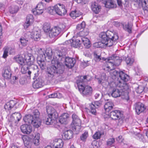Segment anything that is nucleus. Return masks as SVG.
I'll return each mask as SVG.
<instances>
[{
  "label": "nucleus",
  "instance_id": "f257e3e1",
  "mask_svg": "<svg viewBox=\"0 0 148 148\" xmlns=\"http://www.w3.org/2000/svg\"><path fill=\"white\" fill-rule=\"evenodd\" d=\"M51 66L47 67L46 72L47 77L49 81L54 79L55 76L62 74L64 69L62 63L59 62L57 58L54 57L51 60Z\"/></svg>",
  "mask_w": 148,
  "mask_h": 148
},
{
  "label": "nucleus",
  "instance_id": "f03ea898",
  "mask_svg": "<svg viewBox=\"0 0 148 148\" xmlns=\"http://www.w3.org/2000/svg\"><path fill=\"white\" fill-rule=\"evenodd\" d=\"M99 36L102 43L109 47L115 45L119 39L117 34L110 31L101 32Z\"/></svg>",
  "mask_w": 148,
  "mask_h": 148
},
{
  "label": "nucleus",
  "instance_id": "7ed1b4c3",
  "mask_svg": "<svg viewBox=\"0 0 148 148\" xmlns=\"http://www.w3.org/2000/svg\"><path fill=\"white\" fill-rule=\"evenodd\" d=\"M65 54V49H62L58 51L56 58L60 62L65 61L66 66L68 68H71L75 64L76 60L74 58L66 57Z\"/></svg>",
  "mask_w": 148,
  "mask_h": 148
},
{
  "label": "nucleus",
  "instance_id": "20e7f679",
  "mask_svg": "<svg viewBox=\"0 0 148 148\" xmlns=\"http://www.w3.org/2000/svg\"><path fill=\"white\" fill-rule=\"evenodd\" d=\"M14 58L16 62L22 66L25 64L31 66L33 64L35 61L34 57L30 54H25L24 56V59L21 55L17 56Z\"/></svg>",
  "mask_w": 148,
  "mask_h": 148
},
{
  "label": "nucleus",
  "instance_id": "39448f33",
  "mask_svg": "<svg viewBox=\"0 0 148 148\" xmlns=\"http://www.w3.org/2000/svg\"><path fill=\"white\" fill-rule=\"evenodd\" d=\"M106 68L108 71L114 70L115 66L119 65L122 62L121 59L116 55H113L105 60H107Z\"/></svg>",
  "mask_w": 148,
  "mask_h": 148
},
{
  "label": "nucleus",
  "instance_id": "423d86ee",
  "mask_svg": "<svg viewBox=\"0 0 148 148\" xmlns=\"http://www.w3.org/2000/svg\"><path fill=\"white\" fill-rule=\"evenodd\" d=\"M46 4L44 3V0L39 3L35 8L32 10V12L35 15H39L42 14L44 11L46 9Z\"/></svg>",
  "mask_w": 148,
  "mask_h": 148
},
{
  "label": "nucleus",
  "instance_id": "0eeeda50",
  "mask_svg": "<svg viewBox=\"0 0 148 148\" xmlns=\"http://www.w3.org/2000/svg\"><path fill=\"white\" fill-rule=\"evenodd\" d=\"M117 87L120 88L122 90V94L121 95L122 98L127 100H129L128 93L127 91V90L129 89V86L127 84L125 83H122L120 82L117 84Z\"/></svg>",
  "mask_w": 148,
  "mask_h": 148
},
{
  "label": "nucleus",
  "instance_id": "6e6552de",
  "mask_svg": "<svg viewBox=\"0 0 148 148\" xmlns=\"http://www.w3.org/2000/svg\"><path fill=\"white\" fill-rule=\"evenodd\" d=\"M121 114L119 110H115L112 111L110 112V116L113 120H118V124L121 125L123 122V119L121 117Z\"/></svg>",
  "mask_w": 148,
  "mask_h": 148
},
{
  "label": "nucleus",
  "instance_id": "1a4fd4ad",
  "mask_svg": "<svg viewBox=\"0 0 148 148\" xmlns=\"http://www.w3.org/2000/svg\"><path fill=\"white\" fill-rule=\"evenodd\" d=\"M33 114L34 115V117L32 124L34 127L38 128L41 124V120L39 118V112L38 110L36 109L34 110Z\"/></svg>",
  "mask_w": 148,
  "mask_h": 148
},
{
  "label": "nucleus",
  "instance_id": "9d476101",
  "mask_svg": "<svg viewBox=\"0 0 148 148\" xmlns=\"http://www.w3.org/2000/svg\"><path fill=\"white\" fill-rule=\"evenodd\" d=\"M79 90L83 95L85 96L91 95L93 91L92 87L88 85L79 86Z\"/></svg>",
  "mask_w": 148,
  "mask_h": 148
},
{
  "label": "nucleus",
  "instance_id": "9b49d317",
  "mask_svg": "<svg viewBox=\"0 0 148 148\" xmlns=\"http://www.w3.org/2000/svg\"><path fill=\"white\" fill-rule=\"evenodd\" d=\"M62 27H55L51 29L49 33V36L50 38H53L58 36L61 32L64 31L65 27L64 25H61Z\"/></svg>",
  "mask_w": 148,
  "mask_h": 148
},
{
  "label": "nucleus",
  "instance_id": "f8f14e48",
  "mask_svg": "<svg viewBox=\"0 0 148 148\" xmlns=\"http://www.w3.org/2000/svg\"><path fill=\"white\" fill-rule=\"evenodd\" d=\"M55 8L56 10L57 14L59 15H64L66 12V10L63 4H57L55 5Z\"/></svg>",
  "mask_w": 148,
  "mask_h": 148
},
{
  "label": "nucleus",
  "instance_id": "ddd939ff",
  "mask_svg": "<svg viewBox=\"0 0 148 148\" xmlns=\"http://www.w3.org/2000/svg\"><path fill=\"white\" fill-rule=\"evenodd\" d=\"M101 102L99 101H95L93 103H92L90 104L89 107V110L90 112L92 114L96 115V111L95 106H100L101 105Z\"/></svg>",
  "mask_w": 148,
  "mask_h": 148
},
{
  "label": "nucleus",
  "instance_id": "4468645a",
  "mask_svg": "<svg viewBox=\"0 0 148 148\" xmlns=\"http://www.w3.org/2000/svg\"><path fill=\"white\" fill-rule=\"evenodd\" d=\"M134 106L136 112L138 115L143 112L146 109L144 105L140 102H138L135 103Z\"/></svg>",
  "mask_w": 148,
  "mask_h": 148
},
{
  "label": "nucleus",
  "instance_id": "2eb2a0df",
  "mask_svg": "<svg viewBox=\"0 0 148 148\" xmlns=\"http://www.w3.org/2000/svg\"><path fill=\"white\" fill-rule=\"evenodd\" d=\"M47 112L48 116L52 118L54 120H55L58 117V114L53 108H50L49 109H47Z\"/></svg>",
  "mask_w": 148,
  "mask_h": 148
},
{
  "label": "nucleus",
  "instance_id": "dca6fc26",
  "mask_svg": "<svg viewBox=\"0 0 148 148\" xmlns=\"http://www.w3.org/2000/svg\"><path fill=\"white\" fill-rule=\"evenodd\" d=\"M114 72H115V75L119 74L121 79L124 82L123 83H126L125 82H127L129 79V76L124 73L123 71H119L118 72L117 71L115 70ZM120 82L122 83V82H119V83Z\"/></svg>",
  "mask_w": 148,
  "mask_h": 148
},
{
  "label": "nucleus",
  "instance_id": "f3484780",
  "mask_svg": "<svg viewBox=\"0 0 148 148\" xmlns=\"http://www.w3.org/2000/svg\"><path fill=\"white\" fill-rule=\"evenodd\" d=\"M25 146L27 148H31L32 144V139L27 135L22 136Z\"/></svg>",
  "mask_w": 148,
  "mask_h": 148
},
{
  "label": "nucleus",
  "instance_id": "a211bd4d",
  "mask_svg": "<svg viewBox=\"0 0 148 148\" xmlns=\"http://www.w3.org/2000/svg\"><path fill=\"white\" fill-rule=\"evenodd\" d=\"M21 129L22 132L24 134H29L32 131V126L27 124H24L21 127Z\"/></svg>",
  "mask_w": 148,
  "mask_h": 148
},
{
  "label": "nucleus",
  "instance_id": "6ab92c4d",
  "mask_svg": "<svg viewBox=\"0 0 148 148\" xmlns=\"http://www.w3.org/2000/svg\"><path fill=\"white\" fill-rule=\"evenodd\" d=\"M72 124L73 126H72V130L73 131L78 132L80 129V126L81 125V121L79 119H77L74 121H73Z\"/></svg>",
  "mask_w": 148,
  "mask_h": 148
},
{
  "label": "nucleus",
  "instance_id": "aec40b11",
  "mask_svg": "<svg viewBox=\"0 0 148 148\" xmlns=\"http://www.w3.org/2000/svg\"><path fill=\"white\" fill-rule=\"evenodd\" d=\"M69 115L65 113L63 114L59 117V122L61 124H66L69 120Z\"/></svg>",
  "mask_w": 148,
  "mask_h": 148
},
{
  "label": "nucleus",
  "instance_id": "412c9836",
  "mask_svg": "<svg viewBox=\"0 0 148 148\" xmlns=\"http://www.w3.org/2000/svg\"><path fill=\"white\" fill-rule=\"evenodd\" d=\"M114 88L111 92H110L109 94H111L112 97L116 98L121 96L122 94V90L120 88Z\"/></svg>",
  "mask_w": 148,
  "mask_h": 148
},
{
  "label": "nucleus",
  "instance_id": "4be33fe9",
  "mask_svg": "<svg viewBox=\"0 0 148 148\" xmlns=\"http://www.w3.org/2000/svg\"><path fill=\"white\" fill-rule=\"evenodd\" d=\"M103 3L106 8H114L116 7V3L113 0H104Z\"/></svg>",
  "mask_w": 148,
  "mask_h": 148
},
{
  "label": "nucleus",
  "instance_id": "5701e85b",
  "mask_svg": "<svg viewBox=\"0 0 148 148\" xmlns=\"http://www.w3.org/2000/svg\"><path fill=\"white\" fill-rule=\"evenodd\" d=\"M43 81L40 78H38L34 81L33 84V86L34 88H39L43 86Z\"/></svg>",
  "mask_w": 148,
  "mask_h": 148
},
{
  "label": "nucleus",
  "instance_id": "b1692460",
  "mask_svg": "<svg viewBox=\"0 0 148 148\" xmlns=\"http://www.w3.org/2000/svg\"><path fill=\"white\" fill-rule=\"evenodd\" d=\"M17 101L14 100H11L7 102L4 105V107L5 110H10L14 107L17 103Z\"/></svg>",
  "mask_w": 148,
  "mask_h": 148
},
{
  "label": "nucleus",
  "instance_id": "393cba45",
  "mask_svg": "<svg viewBox=\"0 0 148 148\" xmlns=\"http://www.w3.org/2000/svg\"><path fill=\"white\" fill-rule=\"evenodd\" d=\"M73 133L71 130H68L64 132L62 134V137L64 140L69 139L73 137Z\"/></svg>",
  "mask_w": 148,
  "mask_h": 148
},
{
  "label": "nucleus",
  "instance_id": "a878e982",
  "mask_svg": "<svg viewBox=\"0 0 148 148\" xmlns=\"http://www.w3.org/2000/svg\"><path fill=\"white\" fill-rule=\"evenodd\" d=\"M27 35H30V37L34 39L35 40L39 38L40 37V33L37 31L32 32H27Z\"/></svg>",
  "mask_w": 148,
  "mask_h": 148
},
{
  "label": "nucleus",
  "instance_id": "bb28decb",
  "mask_svg": "<svg viewBox=\"0 0 148 148\" xmlns=\"http://www.w3.org/2000/svg\"><path fill=\"white\" fill-rule=\"evenodd\" d=\"M91 7L92 10L96 14L98 13L101 8V6L95 2L92 3Z\"/></svg>",
  "mask_w": 148,
  "mask_h": 148
},
{
  "label": "nucleus",
  "instance_id": "cd10ccee",
  "mask_svg": "<svg viewBox=\"0 0 148 148\" xmlns=\"http://www.w3.org/2000/svg\"><path fill=\"white\" fill-rule=\"evenodd\" d=\"M87 80L86 76H81L79 77L77 81V83L78 88H79V86H84L83 84V83Z\"/></svg>",
  "mask_w": 148,
  "mask_h": 148
},
{
  "label": "nucleus",
  "instance_id": "c85d7f7f",
  "mask_svg": "<svg viewBox=\"0 0 148 148\" xmlns=\"http://www.w3.org/2000/svg\"><path fill=\"white\" fill-rule=\"evenodd\" d=\"M34 117V115L32 116L31 114H28L25 116L23 118V120L25 122L29 124H32L33 120Z\"/></svg>",
  "mask_w": 148,
  "mask_h": 148
},
{
  "label": "nucleus",
  "instance_id": "c756f323",
  "mask_svg": "<svg viewBox=\"0 0 148 148\" xmlns=\"http://www.w3.org/2000/svg\"><path fill=\"white\" fill-rule=\"evenodd\" d=\"M114 106L113 103L111 101L107 102L104 106V108L106 112H109Z\"/></svg>",
  "mask_w": 148,
  "mask_h": 148
},
{
  "label": "nucleus",
  "instance_id": "7c9ffc66",
  "mask_svg": "<svg viewBox=\"0 0 148 148\" xmlns=\"http://www.w3.org/2000/svg\"><path fill=\"white\" fill-rule=\"evenodd\" d=\"M82 14V13L79 10H75L71 12L70 13V16L73 19H75L81 15Z\"/></svg>",
  "mask_w": 148,
  "mask_h": 148
},
{
  "label": "nucleus",
  "instance_id": "2f4dec72",
  "mask_svg": "<svg viewBox=\"0 0 148 148\" xmlns=\"http://www.w3.org/2000/svg\"><path fill=\"white\" fill-rule=\"evenodd\" d=\"M11 73L10 69L8 68L5 70L3 74V76L5 79H10L11 77Z\"/></svg>",
  "mask_w": 148,
  "mask_h": 148
},
{
  "label": "nucleus",
  "instance_id": "473e14b6",
  "mask_svg": "<svg viewBox=\"0 0 148 148\" xmlns=\"http://www.w3.org/2000/svg\"><path fill=\"white\" fill-rule=\"evenodd\" d=\"M22 66H23L21 69V73L23 74H25L27 73L28 76L30 77L32 72L31 71H29L28 69V66L29 65L25 64Z\"/></svg>",
  "mask_w": 148,
  "mask_h": 148
},
{
  "label": "nucleus",
  "instance_id": "72a5a7b5",
  "mask_svg": "<svg viewBox=\"0 0 148 148\" xmlns=\"http://www.w3.org/2000/svg\"><path fill=\"white\" fill-rule=\"evenodd\" d=\"M72 42L71 43V45L72 47L77 48L79 47L81 44V42L80 39L77 38L75 40H72Z\"/></svg>",
  "mask_w": 148,
  "mask_h": 148
},
{
  "label": "nucleus",
  "instance_id": "f704fd0d",
  "mask_svg": "<svg viewBox=\"0 0 148 148\" xmlns=\"http://www.w3.org/2000/svg\"><path fill=\"white\" fill-rule=\"evenodd\" d=\"M19 10L18 6L14 5H12L9 7V11L12 14L16 13Z\"/></svg>",
  "mask_w": 148,
  "mask_h": 148
},
{
  "label": "nucleus",
  "instance_id": "c9c22d12",
  "mask_svg": "<svg viewBox=\"0 0 148 148\" xmlns=\"http://www.w3.org/2000/svg\"><path fill=\"white\" fill-rule=\"evenodd\" d=\"M82 42L85 47L89 48L90 47V41L87 38L83 37L81 38Z\"/></svg>",
  "mask_w": 148,
  "mask_h": 148
},
{
  "label": "nucleus",
  "instance_id": "e433bc0d",
  "mask_svg": "<svg viewBox=\"0 0 148 148\" xmlns=\"http://www.w3.org/2000/svg\"><path fill=\"white\" fill-rule=\"evenodd\" d=\"M32 65V69H33L32 73L35 75V76L33 77V79H35L36 77H38V72L39 71V69L38 68V66L37 65Z\"/></svg>",
  "mask_w": 148,
  "mask_h": 148
},
{
  "label": "nucleus",
  "instance_id": "4c0bfd02",
  "mask_svg": "<svg viewBox=\"0 0 148 148\" xmlns=\"http://www.w3.org/2000/svg\"><path fill=\"white\" fill-rule=\"evenodd\" d=\"M45 56V58H47L49 60H51L52 56V51L51 49H47L46 50Z\"/></svg>",
  "mask_w": 148,
  "mask_h": 148
},
{
  "label": "nucleus",
  "instance_id": "58836bf2",
  "mask_svg": "<svg viewBox=\"0 0 148 148\" xmlns=\"http://www.w3.org/2000/svg\"><path fill=\"white\" fill-rule=\"evenodd\" d=\"M40 139V134L39 133H36L33 139V143L36 145H38L39 144Z\"/></svg>",
  "mask_w": 148,
  "mask_h": 148
},
{
  "label": "nucleus",
  "instance_id": "ea45409f",
  "mask_svg": "<svg viewBox=\"0 0 148 148\" xmlns=\"http://www.w3.org/2000/svg\"><path fill=\"white\" fill-rule=\"evenodd\" d=\"M89 30L87 28H86L83 29V30L79 32L78 35L80 36L84 37L87 36L89 33Z\"/></svg>",
  "mask_w": 148,
  "mask_h": 148
},
{
  "label": "nucleus",
  "instance_id": "a19ab883",
  "mask_svg": "<svg viewBox=\"0 0 148 148\" xmlns=\"http://www.w3.org/2000/svg\"><path fill=\"white\" fill-rule=\"evenodd\" d=\"M43 29L44 32L46 33H49L51 30V29L50 25L48 23H45L44 24Z\"/></svg>",
  "mask_w": 148,
  "mask_h": 148
},
{
  "label": "nucleus",
  "instance_id": "79ce46f5",
  "mask_svg": "<svg viewBox=\"0 0 148 148\" xmlns=\"http://www.w3.org/2000/svg\"><path fill=\"white\" fill-rule=\"evenodd\" d=\"M123 27L125 30L127 31L129 33H130L132 32V25L130 24L129 23L127 24L123 25Z\"/></svg>",
  "mask_w": 148,
  "mask_h": 148
},
{
  "label": "nucleus",
  "instance_id": "37998d69",
  "mask_svg": "<svg viewBox=\"0 0 148 148\" xmlns=\"http://www.w3.org/2000/svg\"><path fill=\"white\" fill-rule=\"evenodd\" d=\"M54 120L53 119L48 116L46 119H44V122L46 124L49 125L52 124Z\"/></svg>",
  "mask_w": 148,
  "mask_h": 148
},
{
  "label": "nucleus",
  "instance_id": "c03bdc74",
  "mask_svg": "<svg viewBox=\"0 0 148 148\" xmlns=\"http://www.w3.org/2000/svg\"><path fill=\"white\" fill-rule=\"evenodd\" d=\"M101 135V132L98 131L95 133L93 135L92 137L94 139L97 140L100 138Z\"/></svg>",
  "mask_w": 148,
  "mask_h": 148
},
{
  "label": "nucleus",
  "instance_id": "a18cd8bd",
  "mask_svg": "<svg viewBox=\"0 0 148 148\" xmlns=\"http://www.w3.org/2000/svg\"><path fill=\"white\" fill-rule=\"evenodd\" d=\"M28 38L25 36V38L23 37H21L20 39V42L21 45L23 46H25L27 45V42L28 41Z\"/></svg>",
  "mask_w": 148,
  "mask_h": 148
},
{
  "label": "nucleus",
  "instance_id": "49530a36",
  "mask_svg": "<svg viewBox=\"0 0 148 148\" xmlns=\"http://www.w3.org/2000/svg\"><path fill=\"white\" fill-rule=\"evenodd\" d=\"M86 25V23L85 22L83 21L80 24H79L77 25L76 27V29L78 30H81L82 29H84L85 28Z\"/></svg>",
  "mask_w": 148,
  "mask_h": 148
},
{
  "label": "nucleus",
  "instance_id": "de8ad7c7",
  "mask_svg": "<svg viewBox=\"0 0 148 148\" xmlns=\"http://www.w3.org/2000/svg\"><path fill=\"white\" fill-rule=\"evenodd\" d=\"M115 142V139L114 138H111L108 139L107 141V145L108 146H111Z\"/></svg>",
  "mask_w": 148,
  "mask_h": 148
},
{
  "label": "nucleus",
  "instance_id": "09e8293b",
  "mask_svg": "<svg viewBox=\"0 0 148 148\" xmlns=\"http://www.w3.org/2000/svg\"><path fill=\"white\" fill-rule=\"evenodd\" d=\"M134 61V60L133 58H131L128 57H127L125 59V62L127 64L130 65H131Z\"/></svg>",
  "mask_w": 148,
  "mask_h": 148
},
{
  "label": "nucleus",
  "instance_id": "8fccbe9b",
  "mask_svg": "<svg viewBox=\"0 0 148 148\" xmlns=\"http://www.w3.org/2000/svg\"><path fill=\"white\" fill-rule=\"evenodd\" d=\"M26 21L31 23H32L34 21L33 16L31 14L28 15L26 17Z\"/></svg>",
  "mask_w": 148,
  "mask_h": 148
},
{
  "label": "nucleus",
  "instance_id": "3c124183",
  "mask_svg": "<svg viewBox=\"0 0 148 148\" xmlns=\"http://www.w3.org/2000/svg\"><path fill=\"white\" fill-rule=\"evenodd\" d=\"M88 136V133L87 132H85L80 136V139L83 141H85Z\"/></svg>",
  "mask_w": 148,
  "mask_h": 148
},
{
  "label": "nucleus",
  "instance_id": "603ef678",
  "mask_svg": "<svg viewBox=\"0 0 148 148\" xmlns=\"http://www.w3.org/2000/svg\"><path fill=\"white\" fill-rule=\"evenodd\" d=\"M37 62L41 69L43 70L45 69V63L44 61L39 60L37 61Z\"/></svg>",
  "mask_w": 148,
  "mask_h": 148
},
{
  "label": "nucleus",
  "instance_id": "864d4df0",
  "mask_svg": "<svg viewBox=\"0 0 148 148\" xmlns=\"http://www.w3.org/2000/svg\"><path fill=\"white\" fill-rule=\"evenodd\" d=\"M10 49H12L11 47H6L4 48V51L3 56L4 58H6L8 56V51H9V49L10 50Z\"/></svg>",
  "mask_w": 148,
  "mask_h": 148
},
{
  "label": "nucleus",
  "instance_id": "5fc2aeb1",
  "mask_svg": "<svg viewBox=\"0 0 148 148\" xmlns=\"http://www.w3.org/2000/svg\"><path fill=\"white\" fill-rule=\"evenodd\" d=\"M144 90V87L142 86H140L136 89V91L138 93H140L143 92Z\"/></svg>",
  "mask_w": 148,
  "mask_h": 148
},
{
  "label": "nucleus",
  "instance_id": "6e6d98bb",
  "mask_svg": "<svg viewBox=\"0 0 148 148\" xmlns=\"http://www.w3.org/2000/svg\"><path fill=\"white\" fill-rule=\"evenodd\" d=\"M58 141H60L59 143V144H57L56 146L53 147V148H62L63 145V143L61 140H59Z\"/></svg>",
  "mask_w": 148,
  "mask_h": 148
},
{
  "label": "nucleus",
  "instance_id": "4d7b16f0",
  "mask_svg": "<svg viewBox=\"0 0 148 148\" xmlns=\"http://www.w3.org/2000/svg\"><path fill=\"white\" fill-rule=\"evenodd\" d=\"M13 114L14 115V117H16L18 121H19L21 118V116L20 113H14Z\"/></svg>",
  "mask_w": 148,
  "mask_h": 148
},
{
  "label": "nucleus",
  "instance_id": "13d9d810",
  "mask_svg": "<svg viewBox=\"0 0 148 148\" xmlns=\"http://www.w3.org/2000/svg\"><path fill=\"white\" fill-rule=\"evenodd\" d=\"M54 8L53 6L48 7L47 9V12L49 14L53 15V12H52V10Z\"/></svg>",
  "mask_w": 148,
  "mask_h": 148
},
{
  "label": "nucleus",
  "instance_id": "bf43d9fd",
  "mask_svg": "<svg viewBox=\"0 0 148 148\" xmlns=\"http://www.w3.org/2000/svg\"><path fill=\"white\" fill-rule=\"evenodd\" d=\"M94 56L95 58L96 59L97 61H99L101 60L100 56L99 55H98L96 53H94Z\"/></svg>",
  "mask_w": 148,
  "mask_h": 148
},
{
  "label": "nucleus",
  "instance_id": "052dcab7",
  "mask_svg": "<svg viewBox=\"0 0 148 148\" xmlns=\"http://www.w3.org/2000/svg\"><path fill=\"white\" fill-rule=\"evenodd\" d=\"M101 77V78H97V79L98 80V82L99 84H102L103 82V81L105 79V78L104 77L103 78H102Z\"/></svg>",
  "mask_w": 148,
  "mask_h": 148
},
{
  "label": "nucleus",
  "instance_id": "680f3d73",
  "mask_svg": "<svg viewBox=\"0 0 148 148\" xmlns=\"http://www.w3.org/2000/svg\"><path fill=\"white\" fill-rule=\"evenodd\" d=\"M74 1H76L77 3H82V4H85L86 2L85 0H73Z\"/></svg>",
  "mask_w": 148,
  "mask_h": 148
},
{
  "label": "nucleus",
  "instance_id": "e2e57ef3",
  "mask_svg": "<svg viewBox=\"0 0 148 148\" xmlns=\"http://www.w3.org/2000/svg\"><path fill=\"white\" fill-rule=\"evenodd\" d=\"M31 23H29V22H27V21H26V22L24 24V28L25 29L27 28L29 26Z\"/></svg>",
  "mask_w": 148,
  "mask_h": 148
},
{
  "label": "nucleus",
  "instance_id": "0e129e2a",
  "mask_svg": "<svg viewBox=\"0 0 148 148\" xmlns=\"http://www.w3.org/2000/svg\"><path fill=\"white\" fill-rule=\"evenodd\" d=\"M57 94L56 93H54L50 95L49 96V98H54L57 97Z\"/></svg>",
  "mask_w": 148,
  "mask_h": 148
},
{
  "label": "nucleus",
  "instance_id": "69168bd1",
  "mask_svg": "<svg viewBox=\"0 0 148 148\" xmlns=\"http://www.w3.org/2000/svg\"><path fill=\"white\" fill-rule=\"evenodd\" d=\"M72 118L73 119V121H74L77 119H79L77 116L75 114H73L72 116Z\"/></svg>",
  "mask_w": 148,
  "mask_h": 148
},
{
  "label": "nucleus",
  "instance_id": "338daca9",
  "mask_svg": "<svg viewBox=\"0 0 148 148\" xmlns=\"http://www.w3.org/2000/svg\"><path fill=\"white\" fill-rule=\"evenodd\" d=\"M38 53L39 55L42 56L43 55H44L45 56V55L44 53V52L42 51V50L41 49H40L38 51Z\"/></svg>",
  "mask_w": 148,
  "mask_h": 148
},
{
  "label": "nucleus",
  "instance_id": "774afa93",
  "mask_svg": "<svg viewBox=\"0 0 148 148\" xmlns=\"http://www.w3.org/2000/svg\"><path fill=\"white\" fill-rule=\"evenodd\" d=\"M71 41H72V40H66L64 44H66V45H67L69 44L70 43L71 44V43L72 42Z\"/></svg>",
  "mask_w": 148,
  "mask_h": 148
}]
</instances>
